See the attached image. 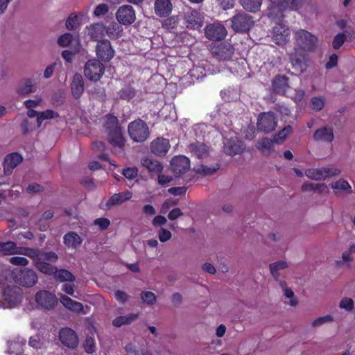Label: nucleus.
Here are the masks:
<instances>
[{
	"mask_svg": "<svg viewBox=\"0 0 355 355\" xmlns=\"http://www.w3.org/2000/svg\"><path fill=\"white\" fill-rule=\"evenodd\" d=\"M22 293L19 287L8 284L4 273L0 275V308L12 309L20 304Z\"/></svg>",
	"mask_w": 355,
	"mask_h": 355,
	"instance_id": "1",
	"label": "nucleus"
},
{
	"mask_svg": "<svg viewBox=\"0 0 355 355\" xmlns=\"http://www.w3.org/2000/svg\"><path fill=\"white\" fill-rule=\"evenodd\" d=\"M211 51L213 55L220 61H229L227 67L230 68L232 73L239 76H243V65L244 61L241 64L238 62L230 61L233 54L234 49L230 44L223 43L218 45H213L211 47Z\"/></svg>",
	"mask_w": 355,
	"mask_h": 355,
	"instance_id": "2",
	"label": "nucleus"
},
{
	"mask_svg": "<svg viewBox=\"0 0 355 355\" xmlns=\"http://www.w3.org/2000/svg\"><path fill=\"white\" fill-rule=\"evenodd\" d=\"M0 254L3 255L21 254L34 259L38 252L35 249L18 247L14 242L8 241L0 242Z\"/></svg>",
	"mask_w": 355,
	"mask_h": 355,
	"instance_id": "3",
	"label": "nucleus"
},
{
	"mask_svg": "<svg viewBox=\"0 0 355 355\" xmlns=\"http://www.w3.org/2000/svg\"><path fill=\"white\" fill-rule=\"evenodd\" d=\"M271 6L268 9V16L270 18H279L282 17V11L289 8L293 10L298 8L301 0H270Z\"/></svg>",
	"mask_w": 355,
	"mask_h": 355,
	"instance_id": "4",
	"label": "nucleus"
},
{
	"mask_svg": "<svg viewBox=\"0 0 355 355\" xmlns=\"http://www.w3.org/2000/svg\"><path fill=\"white\" fill-rule=\"evenodd\" d=\"M128 132L130 137L137 142L146 140L149 136V130L146 123L141 120H135L128 125Z\"/></svg>",
	"mask_w": 355,
	"mask_h": 355,
	"instance_id": "5",
	"label": "nucleus"
},
{
	"mask_svg": "<svg viewBox=\"0 0 355 355\" xmlns=\"http://www.w3.org/2000/svg\"><path fill=\"white\" fill-rule=\"evenodd\" d=\"M12 275L15 282L24 286H33L37 282V274L29 268L15 269Z\"/></svg>",
	"mask_w": 355,
	"mask_h": 355,
	"instance_id": "6",
	"label": "nucleus"
},
{
	"mask_svg": "<svg viewBox=\"0 0 355 355\" xmlns=\"http://www.w3.org/2000/svg\"><path fill=\"white\" fill-rule=\"evenodd\" d=\"M105 72L104 65L98 60L87 61L84 67L85 77L91 81H98Z\"/></svg>",
	"mask_w": 355,
	"mask_h": 355,
	"instance_id": "7",
	"label": "nucleus"
},
{
	"mask_svg": "<svg viewBox=\"0 0 355 355\" xmlns=\"http://www.w3.org/2000/svg\"><path fill=\"white\" fill-rule=\"evenodd\" d=\"M297 46L303 51H311L315 45L316 38L304 30H299L295 33Z\"/></svg>",
	"mask_w": 355,
	"mask_h": 355,
	"instance_id": "8",
	"label": "nucleus"
},
{
	"mask_svg": "<svg viewBox=\"0 0 355 355\" xmlns=\"http://www.w3.org/2000/svg\"><path fill=\"white\" fill-rule=\"evenodd\" d=\"M35 302L38 307L51 309L55 306L57 297L47 291H40L35 295Z\"/></svg>",
	"mask_w": 355,
	"mask_h": 355,
	"instance_id": "9",
	"label": "nucleus"
},
{
	"mask_svg": "<svg viewBox=\"0 0 355 355\" xmlns=\"http://www.w3.org/2000/svg\"><path fill=\"white\" fill-rule=\"evenodd\" d=\"M340 173V171L337 168H309L306 171L305 175L310 179L315 180H321L327 178L334 176Z\"/></svg>",
	"mask_w": 355,
	"mask_h": 355,
	"instance_id": "10",
	"label": "nucleus"
},
{
	"mask_svg": "<svg viewBox=\"0 0 355 355\" xmlns=\"http://www.w3.org/2000/svg\"><path fill=\"white\" fill-rule=\"evenodd\" d=\"M116 17L121 24L129 25L135 22L136 19L133 8L130 5H124L117 10Z\"/></svg>",
	"mask_w": 355,
	"mask_h": 355,
	"instance_id": "11",
	"label": "nucleus"
},
{
	"mask_svg": "<svg viewBox=\"0 0 355 355\" xmlns=\"http://www.w3.org/2000/svg\"><path fill=\"white\" fill-rule=\"evenodd\" d=\"M60 303L71 311L81 314H87L89 312V306H84L80 302L71 299L69 297L60 294Z\"/></svg>",
	"mask_w": 355,
	"mask_h": 355,
	"instance_id": "12",
	"label": "nucleus"
},
{
	"mask_svg": "<svg viewBox=\"0 0 355 355\" xmlns=\"http://www.w3.org/2000/svg\"><path fill=\"white\" fill-rule=\"evenodd\" d=\"M253 24L252 18L245 13L237 15L232 19V27L238 32L248 31Z\"/></svg>",
	"mask_w": 355,
	"mask_h": 355,
	"instance_id": "13",
	"label": "nucleus"
},
{
	"mask_svg": "<svg viewBox=\"0 0 355 355\" xmlns=\"http://www.w3.org/2000/svg\"><path fill=\"white\" fill-rule=\"evenodd\" d=\"M291 62L294 70L303 73L309 67V59L307 55L301 53L298 49L291 57Z\"/></svg>",
	"mask_w": 355,
	"mask_h": 355,
	"instance_id": "14",
	"label": "nucleus"
},
{
	"mask_svg": "<svg viewBox=\"0 0 355 355\" xmlns=\"http://www.w3.org/2000/svg\"><path fill=\"white\" fill-rule=\"evenodd\" d=\"M184 19L187 28L198 29L203 25L204 17L196 10H189L185 12Z\"/></svg>",
	"mask_w": 355,
	"mask_h": 355,
	"instance_id": "15",
	"label": "nucleus"
},
{
	"mask_svg": "<svg viewBox=\"0 0 355 355\" xmlns=\"http://www.w3.org/2000/svg\"><path fill=\"white\" fill-rule=\"evenodd\" d=\"M272 40L278 45L286 44L290 37V31L284 24H278L275 26L271 33Z\"/></svg>",
	"mask_w": 355,
	"mask_h": 355,
	"instance_id": "16",
	"label": "nucleus"
},
{
	"mask_svg": "<svg viewBox=\"0 0 355 355\" xmlns=\"http://www.w3.org/2000/svg\"><path fill=\"white\" fill-rule=\"evenodd\" d=\"M257 125L258 128L263 132L272 131L277 125L274 114L270 112L260 114L258 117Z\"/></svg>",
	"mask_w": 355,
	"mask_h": 355,
	"instance_id": "17",
	"label": "nucleus"
},
{
	"mask_svg": "<svg viewBox=\"0 0 355 355\" xmlns=\"http://www.w3.org/2000/svg\"><path fill=\"white\" fill-rule=\"evenodd\" d=\"M206 37L212 40H220L225 37L227 31L220 23H214L207 26L205 30Z\"/></svg>",
	"mask_w": 355,
	"mask_h": 355,
	"instance_id": "18",
	"label": "nucleus"
},
{
	"mask_svg": "<svg viewBox=\"0 0 355 355\" xmlns=\"http://www.w3.org/2000/svg\"><path fill=\"white\" fill-rule=\"evenodd\" d=\"M171 168L176 175L184 173L190 169V160L186 156H175L171 161Z\"/></svg>",
	"mask_w": 355,
	"mask_h": 355,
	"instance_id": "19",
	"label": "nucleus"
},
{
	"mask_svg": "<svg viewBox=\"0 0 355 355\" xmlns=\"http://www.w3.org/2000/svg\"><path fill=\"white\" fill-rule=\"evenodd\" d=\"M59 338L64 345L69 348H74L78 344V338L76 334L69 328L62 329L60 331Z\"/></svg>",
	"mask_w": 355,
	"mask_h": 355,
	"instance_id": "20",
	"label": "nucleus"
},
{
	"mask_svg": "<svg viewBox=\"0 0 355 355\" xmlns=\"http://www.w3.org/2000/svg\"><path fill=\"white\" fill-rule=\"evenodd\" d=\"M96 54L101 60L109 61L114 57V51L109 41L102 40L96 46Z\"/></svg>",
	"mask_w": 355,
	"mask_h": 355,
	"instance_id": "21",
	"label": "nucleus"
},
{
	"mask_svg": "<svg viewBox=\"0 0 355 355\" xmlns=\"http://www.w3.org/2000/svg\"><path fill=\"white\" fill-rule=\"evenodd\" d=\"M170 147L169 141L164 138H157L153 140L150 145L152 152L157 155H165Z\"/></svg>",
	"mask_w": 355,
	"mask_h": 355,
	"instance_id": "22",
	"label": "nucleus"
},
{
	"mask_svg": "<svg viewBox=\"0 0 355 355\" xmlns=\"http://www.w3.org/2000/svg\"><path fill=\"white\" fill-rule=\"evenodd\" d=\"M22 161V157L17 153L8 155L4 160V171L6 174H10L12 171Z\"/></svg>",
	"mask_w": 355,
	"mask_h": 355,
	"instance_id": "23",
	"label": "nucleus"
},
{
	"mask_svg": "<svg viewBox=\"0 0 355 355\" xmlns=\"http://www.w3.org/2000/svg\"><path fill=\"white\" fill-rule=\"evenodd\" d=\"M244 148L242 141L237 139H232L225 144L224 150L225 153L232 156L241 154Z\"/></svg>",
	"mask_w": 355,
	"mask_h": 355,
	"instance_id": "24",
	"label": "nucleus"
},
{
	"mask_svg": "<svg viewBox=\"0 0 355 355\" xmlns=\"http://www.w3.org/2000/svg\"><path fill=\"white\" fill-rule=\"evenodd\" d=\"M71 89L73 97L78 98L81 96L84 92V81L82 76L76 73L72 80Z\"/></svg>",
	"mask_w": 355,
	"mask_h": 355,
	"instance_id": "25",
	"label": "nucleus"
},
{
	"mask_svg": "<svg viewBox=\"0 0 355 355\" xmlns=\"http://www.w3.org/2000/svg\"><path fill=\"white\" fill-rule=\"evenodd\" d=\"M82 241L80 236L73 232H68L63 237L64 244L69 249L76 250L80 245Z\"/></svg>",
	"mask_w": 355,
	"mask_h": 355,
	"instance_id": "26",
	"label": "nucleus"
},
{
	"mask_svg": "<svg viewBox=\"0 0 355 355\" xmlns=\"http://www.w3.org/2000/svg\"><path fill=\"white\" fill-rule=\"evenodd\" d=\"M172 10V4L170 0H155V11L160 16L164 17L171 13Z\"/></svg>",
	"mask_w": 355,
	"mask_h": 355,
	"instance_id": "27",
	"label": "nucleus"
},
{
	"mask_svg": "<svg viewBox=\"0 0 355 355\" xmlns=\"http://www.w3.org/2000/svg\"><path fill=\"white\" fill-rule=\"evenodd\" d=\"M108 140L114 146L119 148H122L125 144L121 129L119 127L109 131Z\"/></svg>",
	"mask_w": 355,
	"mask_h": 355,
	"instance_id": "28",
	"label": "nucleus"
},
{
	"mask_svg": "<svg viewBox=\"0 0 355 355\" xmlns=\"http://www.w3.org/2000/svg\"><path fill=\"white\" fill-rule=\"evenodd\" d=\"M132 197V193L130 191L118 193L112 195L107 202V205H119L129 200Z\"/></svg>",
	"mask_w": 355,
	"mask_h": 355,
	"instance_id": "29",
	"label": "nucleus"
},
{
	"mask_svg": "<svg viewBox=\"0 0 355 355\" xmlns=\"http://www.w3.org/2000/svg\"><path fill=\"white\" fill-rule=\"evenodd\" d=\"M189 151L197 158H205L209 154V149L202 143H193L189 146Z\"/></svg>",
	"mask_w": 355,
	"mask_h": 355,
	"instance_id": "30",
	"label": "nucleus"
},
{
	"mask_svg": "<svg viewBox=\"0 0 355 355\" xmlns=\"http://www.w3.org/2000/svg\"><path fill=\"white\" fill-rule=\"evenodd\" d=\"M138 318L139 315L137 313H130L126 315L118 316L112 320V324L116 327H121L123 325L130 324Z\"/></svg>",
	"mask_w": 355,
	"mask_h": 355,
	"instance_id": "31",
	"label": "nucleus"
},
{
	"mask_svg": "<svg viewBox=\"0 0 355 355\" xmlns=\"http://www.w3.org/2000/svg\"><path fill=\"white\" fill-rule=\"evenodd\" d=\"M313 137L318 141L331 142L334 137L333 130L330 128H322L318 129L314 133Z\"/></svg>",
	"mask_w": 355,
	"mask_h": 355,
	"instance_id": "32",
	"label": "nucleus"
},
{
	"mask_svg": "<svg viewBox=\"0 0 355 355\" xmlns=\"http://www.w3.org/2000/svg\"><path fill=\"white\" fill-rule=\"evenodd\" d=\"M288 78L284 76H277L272 81V87L276 92L284 94L288 88Z\"/></svg>",
	"mask_w": 355,
	"mask_h": 355,
	"instance_id": "33",
	"label": "nucleus"
},
{
	"mask_svg": "<svg viewBox=\"0 0 355 355\" xmlns=\"http://www.w3.org/2000/svg\"><path fill=\"white\" fill-rule=\"evenodd\" d=\"M35 266L38 270L46 274L52 275L56 272V268L51 265L49 263L40 260V259H33Z\"/></svg>",
	"mask_w": 355,
	"mask_h": 355,
	"instance_id": "34",
	"label": "nucleus"
},
{
	"mask_svg": "<svg viewBox=\"0 0 355 355\" xmlns=\"http://www.w3.org/2000/svg\"><path fill=\"white\" fill-rule=\"evenodd\" d=\"M280 286L283 289L284 295L288 300L286 303L289 304L291 306H295L298 304L297 299L295 297L294 292L286 286V284L284 282H280Z\"/></svg>",
	"mask_w": 355,
	"mask_h": 355,
	"instance_id": "35",
	"label": "nucleus"
},
{
	"mask_svg": "<svg viewBox=\"0 0 355 355\" xmlns=\"http://www.w3.org/2000/svg\"><path fill=\"white\" fill-rule=\"evenodd\" d=\"M105 31V28L102 24H95L88 28L89 35L96 40L101 38L104 35Z\"/></svg>",
	"mask_w": 355,
	"mask_h": 355,
	"instance_id": "36",
	"label": "nucleus"
},
{
	"mask_svg": "<svg viewBox=\"0 0 355 355\" xmlns=\"http://www.w3.org/2000/svg\"><path fill=\"white\" fill-rule=\"evenodd\" d=\"M26 341L23 339L12 341L8 345V353L10 355H19L23 352V347L25 345Z\"/></svg>",
	"mask_w": 355,
	"mask_h": 355,
	"instance_id": "37",
	"label": "nucleus"
},
{
	"mask_svg": "<svg viewBox=\"0 0 355 355\" xmlns=\"http://www.w3.org/2000/svg\"><path fill=\"white\" fill-rule=\"evenodd\" d=\"M141 164L149 171L153 173H159L162 169V166L158 161L148 157L141 159Z\"/></svg>",
	"mask_w": 355,
	"mask_h": 355,
	"instance_id": "38",
	"label": "nucleus"
},
{
	"mask_svg": "<svg viewBox=\"0 0 355 355\" xmlns=\"http://www.w3.org/2000/svg\"><path fill=\"white\" fill-rule=\"evenodd\" d=\"M36 89L35 84L30 79L22 82L17 89V93L20 95H26L34 92Z\"/></svg>",
	"mask_w": 355,
	"mask_h": 355,
	"instance_id": "39",
	"label": "nucleus"
},
{
	"mask_svg": "<svg viewBox=\"0 0 355 355\" xmlns=\"http://www.w3.org/2000/svg\"><path fill=\"white\" fill-rule=\"evenodd\" d=\"M355 253V243L349 245V248L344 251L342 254V261H336L337 265L340 266L344 263L348 265L353 261L352 254Z\"/></svg>",
	"mask_w": 355,
	"mask_h": 355,
	"instance_id": "40",
	"label": "nucleus"
},
{
	"mask_svg": "<svg viewBox=\"0 0 355 355\" xmlns=\"http://www.w3.org/2000/svg\"><path fill=\"white\" fill-rule=\"evenodd\" d=\"M106 33L111 39H117L122 36L123 28L121 25L118 24H111L106 29Z\"/></svg>",
	"mask_w": 355,
	"mask_h": 355,
	"instance_id": "41",
	"label": "nucleus"
},
{
	"mask_svg": "<svg viewBox=\"0 0 355 355\" xmlns=\"http://www.w3.org/2000/svg\"><path fill=\"white\" fill-rule=\"evenodd\" d=\"M241 2L244 9L250 12H255L260 8L262 0H241Z\"/></svg>",
	"mask_w": 355,
	"mask_h": 355,
	"instance_id": "42",
	"label": "nucleus"
},
{
	"mask_svg": "<svg viewBox=\"0 0 355 355\" xmlns=\"http://www.w3.org/2000/svg\"><path fill=\"white\" fill-rule=\"evenodd\" d=\"M58 114L52 110H47L44 112H40L37 119V126L40 127L42 123L46 119H53L58 117Z\"/></svg>",
	"mask_w": 355,
	"mask_h": 355,
	"instance_id": "43",
	"label": "nucleus"
},
{
	"mask_svg": "<svg viewBox=\"0 0 355 355\" xmlns=\"http://www.w3.org/2000/svg\"><path fill=\"white\" fill-rule=\"evenodd\" d=\"M331 188L334 191L335 193H338L340 191H350L351 186L345 180H339L334 183L331 184Z\"/></svg>",
	"mask_w": 355,
	"mask_h": 355,
	"instance_id": "44",
	"label": "nucleus"
},
{
	"mask_svg": "<svg viewBox=\"0 0 355 355\" xmlns=\"http://www.w3.org/2000/svg\"><path fill=\"white\" fill-rule=\"evenodd\" d=\"M35 250L38 252V254H37V257L35 258H34L33 259H40V260H42L46 262L48 261V262L54 263V262H56L58 259L57 254L53 252L42 253L37 249H35Z\"/></svg>",
	"mask_w": 355,
	"mask_h": 355,
	"instance_id": "45",
	"label": "nucleus"
},
{
	"mask_svg": "<svg viewBox=\"0 0 355 355\" xmlns=\"http://www.w3.org/2000/svg\"><path fill=\"white\" fill-rule=\"evenodd\" d=\"M272 146V141L267 138L262 139L257 144V148L263 154H268Z\"/></svg>",
	"mask_w": 355,
	"mask_h": 355,
	"instance_id": "46",
	"label": "nucleus"
},
{
	"mask_svg": "<svg viewBox=\"0 0 355 355\" xmlns=\"http://www.w3.org/2000/svg\"><path fill=\"white\" fill-rule=\"evenodd\" d=\"M55 274V278L62 282H73L75 279L74 276L67 270H56Z\"/></svg>",
	"mask_w": 355,
	"mask_h": 355,
	"instance_id": "47",
	"label": "nucleus"
},
{
	"mask_svg": "<svg viewBox=\"0 0 355 355\" xmlns=\"http://www.w3.org/2000/svg\"><path fill=\"white\" fill-rule=\"evenodd\" d=\"M338 306L340 309L351 312L354 308V302L350 297H344L340 300Z\"/></svg>",
	"mask_w": 355,
	"mask_h": 355,
	"instance_id": "48",
	"label": "nucleus"
},
{
	"mask_svg": "<svg viewBox=\"0 0 355 355\" xmlns=\"http://www.w3.org/2000/svg\"><path fill=\"white\" fill-rule=\"evenodd\" d=\"M141 298L143 303L149 306L153 305L157 300L156 295L151 291H143L141 293Z\"/></svg>",
	"mask_w": 355,
	"mask_h": 355,
	"instance_id": "49",
	"label": "nucleus"
},
{
	"mask_svg": "<svg viewBox=\"0 0 355 355\" xmlns=\"http://www.w3.org/2000/svg\"><path fill=\"white\" fill-rule=\"evenodd\" d=\"M325 99L322 96H315L311 99L310 106L315 111H320L324 105Z\"/></svg>",
	"mask_w": 355,
	"mask_h": 355,
	"instance_id": "50",
	"label": "nucleus"
},
{
	"mask_svg": "<svg viewBox=\"0 0 355 355\" xmlns=\"http://www.w3.org/2000/svg\"><path fill=\"white\" fill-rule=\"evenodd\" d=\"M28 345L34 349H42L45 345V340L40 335H35L30 338Z\"/></svg>",
	"mask_w": 355,
	"mask_h": 355,
	"instance_id": "51",
	"label": "nucleus"
},
{
	"mask_svg": "<svg viewBox=\"0 0 355 355\" xmlns=\"http://www.w3.org/2000/svg\"><path fill=\"white\" fill-rule=\"evenodd\" d=\"M124 349L129 355H153L152 353L148 350H141L140 352L137 351L136 349V347L132 343H128L125 346Z\"/></svg>",
	"mask_w": 355,
	"mask_h": 355,
	"instance_id": "52",
	"label": "nucleus"
},
{
	"mask_svg": "<svg viewBox=\"0 0 355 355\" xmlns=\"http://www.w3.org/2000/svg\"><path fill=\"white\" fill-rule=\"evenodd\" d=\"M334 318L331 315H326L322 317H319L312 322L313 327H318L326 323H331L334 322Z\"/></svg>",
	"mask_w": 355,
	"mask_h": 355,
	"instance_id": "53",
	"label": "nucleus"
},
{
	"mask_svg": "<svg viewBox=\"0 0 355 355\" xmlns=\"http://www.w3.org/2000/svg\"><path fill=\"white\" fill-rule=\"evenodd\" d=\"M288 264L284 261H279L275 263H272L270 265V270L272 275L275 277L277 275V272L280 270L285 269L287 268Z\"/></svg>",
	"mask_w": 355,
	"mask_h": 355,
	"instance_id": "54",
	"label": "nucleus"
},
{
	"mask_svg": "<svg viewBox=\"0 0 355 355\" xmlns=\"http://www.w3.org/2000/svg\"><path fill=\"white\" fill-rule=\"evenodd\" d=\"M292 132V128L290 125L285 127L277 136L274 137V141L277 143L282 142L286 137Z\"/></svg>",
	"mask_w": 355,
	"mask_h": 355,
	"instance_id": "55",
	"label": "nucleus"
},
{
	"mask_svg": "<svg viewBox=\"0 0 355 355\" xmlns=\"http://www.w3.org/2000/svg\"><path fill=\"white\" fill-rule=\"evenodd\" d=\"M119 95L121 99L129 101L135 96V92L132 88L126 87L120 90Z\"/></svg>",
	"mask_w": 355,
	"mask_h": 355,
	"instance_id": "56",
	"label": "nucleus"
},
{
	"mask_svg": "<svg viewBox=\"0 0 355 355\" xmlns=\"http://www.w3.org/2000/svg\"><path fill=\"white\" fill-rule=\"evenodd\" d=\"M84 348L87 353L92 354L94 352L96 349V345H95V340L94 337L92 336H87L86 338L85 344H84Z\"/></svg>",
	"mask_w": 355,
	"mask_h": 355,
	"instance_id": "57",
	"label": "nucleus"
},
{
	"mask_svg": "<svg viewBox=\"0 0 355 355\" xmlns=\"http://www.w3.org/2000/svg\"><path fill=\"white\" fill-rule=\"evenodd\" d=\"M78 26V17L76 15H71L67 21L66 26L69 30H74Z\"/></svg>",
	"mask_w": 355,
	"mask_h": 355,
	"instance_id": "58",
	"label": "nucleus"
},
{
	"mask_svg": "<svg viewBox=\"0 0 355 355\" xmlns=\"http://www.w3.org/2000/svg\"><path fill=\"white\" fill-rule=\"evenodd\" d=\"M137 169L135 167L127 168L123 171L124 177L129 180H132L137 178Z\"/></svg>",
	"mask_w": 355,
	"mask_h": 355,
	"instance_id": "59",
	"label": "nucleus"
},
{
	"mask_svg": "<svg viewBox=\"0 0 355 355\" xmlns=\"http://www.w3.org/2000/svg\"><path fill=\"white\" fill-rule=\"evenodd\" d=\"M218 169V166H213V167H208L206 166H199L196 171L198 173L203 174L205 175H209L215 173Z\"/></svg>",
	"mask_w": 355,
	"mask_h": 355,
	"instance_id": "60",
	"label": "nucleus"
},
{
	"mask_svg": "<svg viewBox=\"0 0 355 355\" xmlns=\"http://www.w3.org/2000/svg\"><path fill=\"white\" fill-rule=\"evenodd\" d=\"M157 234L159 240L162 243L168 241L172 236L171 232L163 227L160 228Z\"/></svg>",
	"mask_w": 355,
	"mask_h": 355,
	"instance_id": "61",
	"label": "nucleus"
},
{
	"mask_svg": "<svg viewBox=\"0 0 355 355\" xmlns=\"http://www.w3.org/2000/svg\"><path fill=\"white\" fill-rule=\"evenodd\" d=\"M72 41V35L70 33H65L58 39V43L60 46H68Z\"/></svg>",
	"mask_w": 355,
	"mask_h": 355,
	"instance_id": "62",
	"label": "nucleus"
},
{
	"mask_svg": "<svg viewBox=\"0 0 355 355\" xmlns=\"http://www.w3.org/2000/svg\"><path fill=\"white\" fill-rule=\"evenodd\" d=\"M105 125H106L107 128L110 130H112L115 128L117 126V118L112 116V115H107L105 118Z\"/></svg>",
	"mask_w": 355,
	"mask_h": 355,
	"instance_id": "63",
	"label": "nucleus"
},
{
	"mask_svg": "<svg viewBox=\"0 0 355 355\" xmlns=\"http://www.w3.org/2000/svg\"><path fill=\"white\" fill-rule=\"evenodd\" d=\"M72 282H64L62 285L61 290L67 295H73L75 286Z\"/></svg>",
	"mask_w": 355,
	"mask_h": 355,
	"instance_id": "64",
	"label": "nucleus"
}]
</instances>
